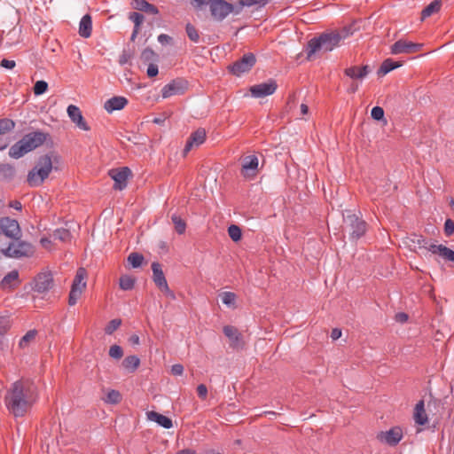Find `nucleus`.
<instances>
[{
    "label": "nucleus",
    "instance_id": "32",
    "mask_svg": "<svg viewBox=\"0 0 454 454\" xmlns=\"http://www.w3.org/2000/svg\"><path fill=\"white\" fill-rule=\"evenodd\" d=\"M135 278L129 276V275H122L120 278V288L124 291H129L134 288L135 286Z\"/></svg>",
    "mask_w": 454,
    "mask_h": 454
},
{
    "label": "nucleus",
    "instance_id": "31",
    "mask_svg": "<svg viewBox=\"0 0 454 454\" xmlns=\"http://www.w3.org/2000/svg\"><path fill=\"white\" fill-rule=\"evenodd\" d=\"M196 147L202 145L206 140V130L204 129H198L192 132L189 137Z\"/></svg>",
    "mask_w": 454,
    "mask_h": 454
},
{
    "label": "nucleus",
    "instance_id": "3",
    "mask_svg": "<svg viewBox=\"0 0 454 454\" xmlns=\"http://www.w3.org/2000/svg\"><path fill=\"white\" fill-rule=\"evenodd\" d=\"M340 43L337 31L323 33L318 37L310 39L307 45V55L309 59L318 51H332Z\"/></svg>",
    "mask_w": 454,
    "mask_h": 454
},
{
    "label": "nucleus",
    "instance_id": "10",
    "mask_svg": "<svg viewBox=\"0 0 454 454\" xmlns=\"http://www.w3.org/2000/svg\"><path fill=\"white\" fill-rule=\"evenodd\" d=\"M152 270H153V279L155 285L162 292H164L168 296L174 299L175 294L168 287V282L166 280V278L164 276V273L162 271L160 264L156 262H153L152 263Z\"/></svg>",
    "mask_w": 454,
    "mask_h": 454
},
{
    "label": "nucleus",
    "instance_id": "33",
    "mask_svg": "<svg viewBox=\"0 0 454 454\" xmlns=\"http://www.w3.org/2000/svg\"><path fill=\"white\" fill-rule=\"evenodd\" d=\"M172 223H174L175 230L178 234H184L186 230V223L181 218V216L174 214L171 216Z\"/></svg>",
    "mask_w": 454,
    "mask_h": 454
},
{
    "label": "nucleus",
    "instance_id": "23",
    "mask_svg": "<svg viewBox=\"0 0 454 454\" xmlns=\"http://www.w3.org/2000/svg\"><path fill=\"white\" fill-rule=\"evenodd\" d=\"M413 418L415 422L420 426H423L426 423H427L428 419L425 410V403L423 400H420L415 405Z\"/></svg>",
    "mask_w": 454,
    "mask_h": 454
},
{
    "label": "nucleus",
    "instance_id": "4",
    "mask_svg": "<svg viewBox=\"0 0 454 454\" xmlns=\"http://www.w3.org/2000/svg\"><path fill=\"white\" fill-rule=\"evenodd\" d=\"M52 170V160L50 155L41 156L35 168L27 174V183L30 186L35 187L41 185L49 176Z\"/></svg>",
    "mask_w": 454,
    "mask_h": 454
},
{
    "label": "nucleus",
    "instance_id": "29",
    "mask_svg": "<svg viewBox=\"0 0 454 454\" xmlns=\"http://www.w3.org/2000/svg\"><path fill=\"white\" fill-rule=\"evenodd\" d=\"M87 276V272L85 269L80 268L76 271V275L74 278L72 287H77L79 289L84 290L86 287L85 278Z\"/></svg>",
    "mask_w": 454,
    "mask_h": 454
},
{
    "label": "nucleus",
    "instance_id": "49",
    "mask_svg": "<svg viewBox=\"0 0 454 454\" xmlns=\"http://www.w3.org/2000/svg\"><path fill=\"white\" fill-rule=\"evenodd\" d=\"M121 325V319H118V318L113 319L106 326L105 333L106 334L110 335L114 331H116L120 327Z\"/></svg>",
    "mask_w": 454,
    "mask_h": 454
},
{
    "label": "nucleus",
    "instance_id": "30",
    "mask_svg": "<svg viewBox=\"0 0 454 454\" xmlns=\"http://www.w3.org/2000/svg\"><path fill=\"white\" fill-rule=\"evenodd\" d=\"M401 67V63L395 62L391 59H387L381 64L379 69V74L385 75L390 71Z\"/></svg>",
    "mask_w": 454,
    "mask_h": 454
},
{
    "label": "nucleus",
    "instance_id": "15",
    "mask_svg": "<svg viewBox=\"0 0 454 454\" xmlns=\"http://www.w3.org/2000/svg\"><path fill=\"white\" fill-rule=\"evenodd\" d=\"M423 47L421 43H416L400 39L391 46V53L397 55L402 53H414L419 51Z\"/></svg>",
    "mask_w": 454,
    "mask_h": 454
},
{
    "label": "nucleus",
    "instance_id": "27",
    "mask_svg": "<svg viewBox=\"0 0 454 454\" xmlns=\"http://www.w3.org/2000/svg\"><path fill=\"white\" fill-rule=\"evenodd\" d=\"M442 7V0H434L421 12V20H425L434 13H437Z\"/></svg>",
    "mask_w": 454,
    "mask_h": 454
},
{
    "label": "nucleus",
    "instance_id": "35",
    "mask_svg": "<svg viewBox=\"0 0 454 454\" xmlns=\"http://www.w3.org/2000/svg\"><path fill=\"white\" fill-rule=\"evenodd\" d=\"M53 238L55 239H59L62 242H67L71 239V233L68 230L64 228H59L54 231Z\"/></svg>",
    "mask_w": 454,
    "mask_h": 454
},
{
    "label": "nucleus",
    "instance_id": "28",
    "mask_svg": "<svg viewBox=\"0 0 454 454\" xmlns=\"http://www.w3.org/2000/svg\"><path fill=\"white\" fill-rule=\"evenodd\" d=\"M139 364L140 359L135 355L126 356L121 363L122 367L129 372H134L138 368Z\"/></svg>",
    "mask_w": 454,
    "mask_h": 454
},
{
    "label": "nucleus",
    "instance_id": "7",
    "mask_svg": "<svg viewBox=\"0 0 454 454\" xmlns=\"http://www.w3.org/2000/svg\"><path fill=\"white\" fill-rule=\"evenodd\" d=\"M209 8L213 19L217 21L223 20L230 13L234 12L233 5L224 0H212Z\"/></svg>",
    "mask_w": 454,
    "mask_h": 454
},
{
    "label": "nucleus",
    "instance_id": "44",
    "mask_svg": "<svg viewBox=\"0 0 454 454\" xmlns=\"http://www.w3.org/2000/svg\"><path fill=\"white\" fill-rule=\"evenodd\" d=\"M411 242L415 248H425L427 250H428V246L430 245L422 236L419 235H414L411 239Z\"/></svg>",
    "mask_w": 454,
    "mask_h": 454
},
{
    "label": "nucleus",
    "instance_id": "14",
    "mask_svg": "<svg viewBox=\"0 0 454 454\" xmlns=\"http://www.w3.org/2000/svg\"><path fill=\"white\" fill-rule=\"evenodd\" d=\"M130 175L131 171L128 167L111 169L109 176L114 181V189L121 191L126 188L127 181Z\"/></svg>",
    "mask_w": 454,
    "mask_h": 454
},
{
    "label": "nucleus",
    "instance_id": "56",
    "mask_svg": "<svg viewBox=\"0 0 454 454\" xmlns=\"http://www.w3.org/2000/svg\"><path fill=\"white\" fill-rule=\"evenodd\" d=\"M158 73H159L158 66L155 64H153V63L149 64L147 71H146L147 75L149 77H154L158 74Z\"/></svg>",
    "mask_w": 454,
    "mask_h": 454
},
{
    "label": "nucleus",
    "instance_id": "64",
    "mask_svg": "<svg viewBox=\"0 0 454 454\" xmlns=\"http://www.w3.org/2000/svg\"><path fill=\"white\" fill-rule=\"evenodd\" d=\"M395 318L398 322L404 323L408 320V315L405 313H397Z\"/></svg>",
    "mask_w": 454,
    "mask_h": 454
},
{
    "label": "nucleus",
    "instance_id": "41",
    "mask_svg": "<svg viewBox=\"0 0 454 454\" xmlns=\"http://www.w3.org/2000/svg\"><path fill=\"white\" fill-rule=\"evenodd\" d=\"M269 3V0H240L241 6L252 7L257 6L258 8L264 7Z\"/></svg>",
    "mask_w": 454,
    "mask_h": 454
},
{
    "label": "nucleus",
    "instance_id": "34",
    "mask_svg": "<svg viewBox=\"0 0 454 454\" xmlns=\"http://www.w3.org/2000/svg\"><path fill=\"white\" fill-rule=\"evenodd\" d=\"M19 278V272L17 270L10 271L1 281L3 288L12 287V283L17 281Z\"/></svg>",
    "mask_w": 454,
    "mask_h": 454
},
{
    "label": "nucleus",
    "instance_id": "40",
    "mask_svg": "<svg viewBox=\"0 0 454 454\" xmlns=\"http://www.w3.org/2000/svg\"><path fill=\"white\" fill-rule=\"evenodd\" d=\"M37 334L35 330H29L20 340V347L24 348L28 346V343L33 340Z\"/></svg>",
    "mask_w": 454,
    "mask_h": 454
},
{
    "label": "nucleus",
    "instance_id": "21",
    "mask_svg": "<svg viewBox=\"0 0 454 454\" xmlns=\"http://www.w3.org/2000/svg\"><path fill=\"white\" fill-rule=\"evenodd\" d=\"M428 251L432 254H439L445 261L454 262V251L443 245L431 244L428 246Z\"/></svg>",
    "mask_w": 454,
    "mask_h": 454
},
{
    "label": "nucleus",
    "instance_id": "1",
    "mask_svg": "<svg viewBox=\"0 0 454 454\" xmlns=\"http://www.w3.org/2000/svg\"><path fill=\"white\" fill-rule=\"evenodd\" d=\"M36 387L28 380H18L5 396L8 410L15 417H22L35 402Z\"/></svg>",
    "mask_w": 454,
    "mask_h": 454
},
{
    "label": "nucleus",
    "instance_id": "57",
    "mask_svg": "<svg viewBox=\"0 0 454 454\" xmlns=\"http://www.w3.org/2000/svg\"><path fill=\"white\" fill-rule=\"evenodd\" d=\"M197 394H198L200 398L206 399V397L207 395V387H206V385L200 384L197 387Z\"/></svg>",
    "mask_w": 454,
    "mask_h": 454
},
{
    "label": "nucleus",
    "instance_id": "38",
    "mask_svg": "<svg viewBox=\"0 0 454 454\" xmlns=\"http://www.w3.org/2000/svg\"><path fill=\"white\" fill-rule=\"evenodd\" d=\"M143 261H144V256L138 253H131L128 256V262L133 268L140 267Z\"/></svg>",
    "mask_w": 454,
    "mask_h": 454
},
{
    "label": "nucleus",
    "instance_id": "16",
    "mask_svg": "<svg viewBox=\"0 0 454 454\" xmlns=\"http://www.w3.org/2000/svg\"><path fill=\"white\" fill-rule=\"evenodd\" d=\"M186 88L187 82L184 80H173L162 88V98H168L175 95H181L185 91Z\"/></svg>",
    "mask_w": 454,
    "mask_h": 454
},
{
    "label": "nucleus",
    "instance_id": "47",
    "mask_svg": "<svg viewBox=\"0 0 454 454\" xmlns=\"http://www.w3.org/2000/svg\"><path fill=\"white\" fill-rule=\"evenodd\" d=\"M129 19L134 23V27L140 28L145 17L140 12H134L129 13Z\"/></svg>",
    "mask_w": 454,
    "mask_h": 454
},
{
    "label": "nucleus",
    "instance_id": "11",
    "mask_svg": "<svg viewBox=\"0 0 454 454\" xmlns=\"http://www.w3.org/2000/svg\"><path fill=\"white\" fill-rule=\"evenodd\" d=\"M403 429L400 427H394L387 431H381L377 434V439L389 446L397 445L403 439Z\"/></svg>",
    "mask_w": 454,
    "mask_h": 454
},
{
    "label": "nucleus",
    "instance_id": "13",
    "mask_svg": "<svg viewBox=\"0 0 454 454\" xmlns=\"http://www.w3.org/2000/svg\"><path fill=\"white\" fill-rule=\"evenodd\" d=\"M1 232L12 240L21 236V231L18 221L9 217L0 218V233Z\"/></svg>",
    "mask_w": 454,
    "mask_h": 454
},
{
    "label": "nucleus",
    "instance_id": "43",
    "mask_svg": "<svg viewBox=\"0 0 454 454\" xmlns=\"http://www.w3.org/2000/svg\"><path fill=\"white\" fill-rule=\"evenodd\" d=\"M228 234L233 241H239L242 236L241 229L238 225L232 224L228 228Z\"/></svg>",
    "mask_w": 454,
    "mask_h": 454
},
{
    "label": "nucleus",
    "instance_id": "36",
    "mask_svg": "<svg viewBox=\"0 0 454 454\" xmlns=\"http://www.w3.org/2000/svg\"><path fill=\"white\" fill-rule=\"evenodd\" d=\"M15 127V122L11 119H0V137L6 132L12 130Z\"/></svg>",
    "mask_w": 454,
    "mask_h": 454
},
{
    "label": "nucleus",
    "instance_id": "62",
    "mask_svg": "<svg viewBox=\"0 0 454 454\" xmlns=\"http://www.w3.org/2000/svg\"><path fill=\"white\" fill-rule=\"evenodd\" d=\"M193 147H196L195 145L188 138L183 151L184 156H185Z\"/></svg>",
    "mask_w": 454,
    "mask_h": 454
},
{
    "label": "nucleus",
    "instance_id": "20",
    "mask_svg": "<svg viewBox=\"0 0 454 454\" xmlns=\"http://www.w3.org/2000/svg\"><path fill=\"white\" fill-rule=\"evenodd\" d=\"M128 104V99L125 97L115 96L105 102L104 108L109 114L114 111L123 109Z\"/></svg>",
    "mask_w": 454,
    "mask_h": 454
},
{
    "label": "nucleus",
    "instance_id": "59",
    "mask_svg": "<svg viewBox=\"0 0 454 454\" xmlns=\"http://www.w3.org/2000/svg\"><path fill=\"white\" fill-rule=\"evenodd\" d=\"M171 372L175 376H180L184 372V366L180 364H176L171 367Z\"/></svg>",
    "mask_w": 454,
    "mask_h": 454
},
{
    "label": "nucleus",
    "instance_id": "39",
    "mask_svg": "<svg viewBox=\"0 0 454 454\" xmlns=\"http://www.w3.org/2000/svg\"><path fill=\"white\" fill-rule=\"evenodd\" d=\"M121 399V395L120 392L113 389L107 393L104 401L107 403L116 404V403H120Z\"/></svg>",
    "mask_w": 454,
    "mask_h": 454
},
{
    "label": "nucleus",
    "instance_id": "58",
    "mask_svg": "<svg viewBox=\"0 0 454 454\" xmlns=\"http://www.w3.org/2000/svg\"><path fill=\"white\" fill-rule=\"evenodd\" d=\"M0 66L2 67H4L6 69H12L15 67L16 66V63L14 60H10V59H3L0 62Z\"/></svg>",
    "mask_w": 454,
    "mask_h": 454
},
{
    "label": "nucleus",
    "instance_id": "22",
    "mask_svg": "<svg viewBox=\"0 0 454 454\" xmlns=\"http://www.w3.org/2000/svg\"><path fill=\"white\" fill-rule=\"evenodd\" d=\"M147 419L151 421L156 422L160 427L169 429L173 427V423L171 419L168 418L167 416H164L162 414H160L156 411H148L146 413Z\"/></svg>",
    "mask_w": 454,
    "mask_h": 454
},
{
    "label": "nucleus",
    "instance_id": "45",
    "mask_svg": "<svg viewBox=\"0 0 454 454\" xmlns=\"http://www.w3.org/2000/svg\"><path fill=\"white\" fill-rule=\"evenodd\" d=\"M155 57H156V54L155 52L151 49V48H145L141 55H140V59L144 62V63H148L150 61H153L155 59Z\"/></svg>",
    "mask_w": 454,
    "mask_h": 454
},
{
    "label": "nucleus",
    "instance_id": "24",
    "mask_svg": "<svg viewBox=\"0 0 454 454\" xmlns=\"http://www.w3.org/2000/svg\"><path fill=\"white\" fill-rule=\"evenodd\" d=\"M92 20L89 14H85L80 20L79 34L83 38H89L91 35Z\"/></svg>",
    "mask_w": 454,
    "mask_h": 454
},
{
    "label": "nucleus",
    "instance_id": "12",
    "mask_svg": "<svg viewBox=\"0 0 454 454\" xmlns=\"http://www.w3.org/2000/svg\"><path fill=\"white\" fill-rule=\"evenodd\" d=\"M259 160L254 154L245 156L242 159L241 175L247 179H253L258 172Z\"/></svg>",
    "mask_w": 454,
    "mask_h": 454
},
{
    "label": "nucleus",
    "instance_id": "18",
    "mask_svg": "<svg viewBox=\"0 0 454 454\" xmlns=\"http://www.w3.org/2000/svg\"><path fill=\"white\" fill-rule=\"evenodd\" d=\"M53 285V278L51 273H40L35 279L33 289L38 293L49 291Z\"/></svg>",
    "mask_w": 454,
    "mask_h": 454
},
{
    "label": "nucleus",
    "instance_id": "46",
    "mask_svg": "<svg viewBox=\"0 0 454 454\" xmlns=\"http://www.w3.org/2000/svg\"><path fill=\"white\" fill-rule=\"evenodd\" d=\"M34 94L36 96L45 93L48 90V83L45 81H37L34 86Z\"/></svg>",
    "mask_w": 454,
    "mask_h": 454
},
{
    "label": "nucleus",
    "instance_id": "54",
    "mask_svg": "<svg viewBox=\"0 0 454 454\" xmlns=\"http://www.w3.org/2000/svg\"><path fill=\"white\" fill-rule=\"evenodd\" d=\"M212 0H192V5L197 9L201 10L203 7L209 5Z\"/></svg>",
    "mask_w": 454,
    "mask_h": 454
},
{
    "label": "nucleus",
    "instance_id": "2",
    "mask_svg": "<svg viewBox=\"0 0 454 454\" xmlns=\"http://www.w3.org/2000/svg\"><path fill=\"white\" fill-rule=\"evenodd\" d=\"M48 137L49 134L41 130L29 132L11 146L9 156L13 159H20L41 146Z\"/></svg>",
    "mask_w": 454,
    "mask_h": 454
},
{
    "label": "nucleus",
    "instance_id": "9",
    "mask_svg": "<svg viewBox=\"0 0 454 454\" xmlns=\"http://www.w3.org/2000/svg\"><path fill=\"white\" fill-rule=\"evenodd\" d=\"M278 89V83L275 80L270 79L267 82H262L251 86L249 91L254 98H262L275 93Z\"/></svg>",
    "mask_w": 454,
    "mask_h": 454
},
{
    "label": "nucleus",
    "instance_id": "26",
    "mask_svg": "<svg viewBox=\"0 0 454 454\" xmlns=\"http://www.w3.org/2000/svg\"><path fill=\"white\" fill-rule=\"evenodd\" d=\"M133 7L137 11L145 12L150 14L159 13L158 8L148 3L146 0H133Z\"/></svg>",
    "mask_w": 454,
    "mask_h": 454
},
{
    "label": "nucleus",
    "instance_id": "53",
    "mask_svg": "<svg viewBox=\"0 0 454 454\" xmlns=\"http://www.w3.org/2000/svg\"><path fill=\"white\" fill-rule=\"evenodd\" d=\"M372 117L376 121H380L384 118V110L380 106H374L371 112Z\"/></svg>",
    "mask_w": 454,
    "mask_h": 454
},
{
    "label": "nucleus",
    "instance_id": "6",
    "mask_svg": "<svg viewBox=\"0 0 454 454\" xmlns=\"http://www.w3.org/2000/svg\"><path fill=\"white\" fill-rule=\"evenodd\" d=\"M346 228L348 231L349 238L356 240L366 232V223L355 214H348L343 216Z\"/></svg>",
    "mask_w": 454,
    "mask_h": 454
},
{
    "label": "nucleus",
    "instance_id": "42",
    "mask_svg": "<svg viewBox=\"0 0 454 454\" xmlns=\"http://www.w3.org/2000/svg\"><path fill=\"white\" fill-rule=\"evenodd\" d=\"M82 291L83 290L79 289L77 287H72L71 286V290H70L69 297H68V304L70 306H74V305L76 304V302H77L78 299L80 298Z\"/></svg>",
    "mask_w": 454,
    "mask_h": 454
},
{
    "label": "nucleus",
    "instance_id": "17",
    "mask_svg": "<svg viewBox=\"0 0 454 454\" xmlns=\"http://www.w3.org/2000/svg\"><path fill=\"white\" fill-rule=\"evenodd\" d=\"M223 331L224 335L230 340L231 348H242L244 347L242 335L236 327L225 325Z\"/></svg>",
    "mask_w": 454,
    "mask_h": 454
},
{
    "label": "nucleus",
    "instance_id": "51",
    "mask_svg": "<svg viewBox=\"0 0 454 454\" xmlns=\"http://www.w3.org/2000/svg\"><path fill=\"white\" fill-rule=\"evenodd\" d=\"M11 326L8 317L0 316V335L4 334Z\"/></svg>",
    "mask_w": 454,
    "mask_h": 454
},
{
    "label": "nucleus",
    "instance_id": "37",
    "mask_svg": "<svg viewBox=\"0 0 454 454\" xmlns=\"http://www.w3.org/2000/svg\"><path fill=\"white\" fill-rule=\"evenodd\" d=\"M185 30L191 41L193 43H198L200 41V33L193 25L188 23L185 27Z\"/></svg>",
    "mask_w": 454,
    "mask_h": 454
},
{
    "label": "nucleus",
    "instance_id": "61",
    "mask_svg": "<svg viewBox=\"0 0 454 454\" xmlns=\"http://www.w3.org/2000/svg\"><path fill=\"white\" fill-rule=\"evenodd\" d=\"M171 41H172V38L166 34H160L158 35V42L161 44H168Z\"/></svg>",
    "mask_w": 454,
    "mask_h": 454
},
{
    "label": "nucleus",
    "instance_id": "63",
    "mask_svg": "<svg viewBox=\"0 0 454 454\" xmlns=\"http://www.w3.org/2000/svg\"><path fill=\"white\" fill-rule=\"evenodd\" d=\"M341 336V331L338 328L333 329L331 333V338L335 340H338Z\"/></svg>",
    "mask_w": 454,
    "mask_h": 454
},
{
    "label": "nucleus",
    "instance_id": "48",
    "mask_svg": "<svg viewBox=\"0 0 454 454\" xmlns=\"http://www.w3.org/2000/svg\"><path fill=\"white\" fill-rule=\"evenodd\" d=\"M222 301L229 307L233 306L236 301V294L231 292H224L222 294Z\"/></svg>",
    "mask_w": 454,
    "mask_h": 454
},
{
    "label": "nucleus",
    "instance_id": "8",
    "mask_svg": "<svg viewBox=\"0 0 454 454\" xmlns=\"http://www.w3.org/2000/svg\"><path fill=\"white\" fill-rule=\"evenodd\" d=\"M256 61L255 56L253 53L244 54L243 57L230 66L229 69L234 75L239 76L244 73L248 72L254 66Z\"/></svg>",
    "mask_w": 454,
    "mask_h": 454
},
{
    "label": "nucleus",
    "instance_id": "25",
    "mask_svg": "<svg viewBox=\"0 0 454 454\" xmlns=\"http://www.w3.org/2000/svg\"><path fill=\"white\" fill-rule=\"evenodd\" d=\"M345 74L352 79H363L369 74L368 66L350 67L344 71Z\"/></svg>",
    "mask_w": 454,
    "mask_h": 454
},
{
    "label": "nucleus",
    "instance_id": "60",
    "mask_svg": "<svg viewBox=\"0 0 454 454\" xmlns=\"http://www.w3.org/2000/svg\"><path fill=\"white\" fill-rule=\"evenodd\" d=\"M339 36L340 37V41L348 37L350 35H352V31L350 27H344L341 31L337 32Z\"/></svg>",
    "mask_w": 454,
    "mask_h": 454
},
{
    "label": "nucleus",
    "instance_id": "52",
    "mask_svg": "<svg viewBox=\"0 0 454 454\" xmlns=\"http://www.w3.org/2000/svg\"><path fill=\"white\" fill-rule=\"evenodd\" d=\"M0 173H3L5 176L11 177L15 173V168L10 164L0 165Z\"/></svg>",
    "mask_w": 454,
    "mask_h": 454
},
{
    "label": "nucleus",
    "instance_id": "50",
    "mask_svg": "<svg viewBox=\"0 0 454 454\" xmlns=\"http://www.w3.org/2000/svg\"><path fill=\"white\" fill-rule=\"evenodd\" d=\"M109 356L114 359H121L123 356V350L119 345H113L109 348Z\"/></svg>",
    "mask_w": 454,
    "mask_h": 454
},
{
    "label": "nucleus",
    "instance_id": "55",
    "mask_svg": "<svg viewBox=\"0 0 454 454\" xmlns=\"http://www.w3.org/2000/svg\"><path fill=\"white\" fill-rule=\"evenodd\" d=\"M444 232L447 236H450L454 232V222L451 219H447L444 223Z\"/></svg>",
    "mask_w": 454,
    "mask_h": 454
},
{
    "label": "nucleus",
    "instance_id": "5",
    "mask_svg": "<svg viewBox=\"0 0 454 454\" xmlns=\"http://www.w3.org/2000/svg\"><path fill=\"white\" fill-rule=\"evenodd\" d=\"M2 253L6 257L20 259L33 256L35 247L31 243L20 239L19 236L11 240L7 247L2 249Z\"/></svg>",
    "mask_w": 454,
    "mask_h": 454
},
{
    "label": "nucleus",
    "instance_id": "19",
    "mask_svg": "<svg viewBox=\"0 0 454 454\" xmlns=\"http://www.w3.org/2000/svg\"><path fill=\"white\" fill-rule=\"evenodd\" d=\"M67 114L71 121L76 124V126L82 130H89L90 127L86 123L79 107L74 105H70L67 107Z\"/></svg>",
    "mask_w": 454,
    "mask_h": 454
}]
</instances>
